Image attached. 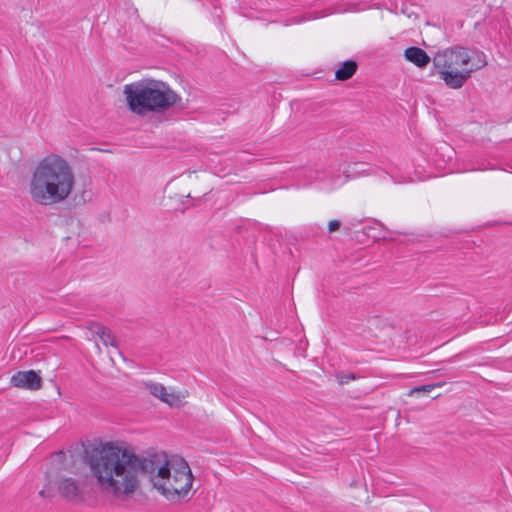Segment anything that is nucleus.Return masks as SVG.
I'll list each match as a JSON object with an SVG mask.
<instances>
[{"instance_id": "423d86ee", "label": "nucleus", "mask_w": 512, "mask_h": 512, "mask_svg": "<svg viewBox=\"0 0 512 512\" xmlns=\"http://www.w3.org/2000/svg\"><path fill=\"white\" fill-rule=\"evenodd\" d=\"M58 490L62 497L68 501L77 502L82 498V489L73 478H65L58 484Z\"/></svg>"}, {"instance_id": "9b49d317", "label": "nucleus", "mask_w": 512, "mask_h": 512, "mask_svg": "<svg viewBox=\"0 0 512 512\" xmlns=\"http://www.w3.org/2000/svg\"><path fill=\"white\" fill-rule=\"evenodd\" d=\"M143 386L145 389L154 397L158 398L162 401L163 396L166 395V388L160 384L153 381H144Z\"/></svg>"}, {"instance_id": "7ed1b4c3", "label": "nucleus", "mask_w": 512, "mask_h": 512, "mask_svg": "<svg viewBox=\"0 0 512 512\" xmlns=\"http://www.w3.org/2000/svg\"><path fill=\"white\" fill-rule=\"evenodd\" d=\"M123 93L129 110L139 116L164 112L179 100L178 95L167 84L156 80L126 84Z\"/></svg>"}, {"instance_id": "0eeeda50", "label": "nucleus", "mask_w": 512, "mask_h": 512, "mask_svg": "<svg viewBox=\"0 0 512 512\" xmlns=\"http://www.w3.org/2000/svg\"><path fill=\"white\" fill-rule=\"evenodd\" d=\"M404 57L407 61L420 68L427 66L431 60L429 55L423 49L415 46L405 49Z\"/></svg>"}, {"instance_id": "f257e3e1", "label": "nucleus", "mask_w": 512, "mask_h": 512, "mask_svg": "<svg viewBox=\"0 0 512 512\" xmlns=\"http://www.w3.org/2000/svg\"><path fill=\"white\" fill-rule=\"evenodd\" d=\"M87 463L101 491L117 498L134 494L141 474L149 475L153 487L171 502L184 498L192 488L193 475L186 462L170 467L167 461L161 464L156 458L140 457L112 443L93 450Z\"/></svg>"}, {"instance_id": "20e7f679", "label": "nucleus", "mask_w": 512, "mask_h": 512, "mask_svg": "<svg viewBox=\"0 0 512 512\" xmlns=\"http://www.w3.org/2000/svg\"><path fill=\"white\" fill-rule=\"evenodd\" d=\"M475 57L473 60L469 49L454 46L438 52L433 58V65L449 88L459 89L471 77L473 71L487 64L483 52H475Z\"/></svg>"}, {"instance_id": "9d476101", "label": "nucleus", "mask_w": 512, "mask_h": 512, "mask_svg": "<svg viewBox=\"0 0 512 512\" xmlns=\"http://www.w3.org/2000/svg\"><path fill=\"white\" fill-rule=\"evenodd\" d=\"M187 397V392H175L166 390V395L163 396L162 402L168 404L170 407H179L182 405L183 400Z\"/></svg>"}, {"instance_id": "39448f33", "label": "nucleus", "mask_w": 512, "mask_h": 512, "mask_svg": "<svg viewBox=\"0 0 512 512\" xmlns=\"http://www.w3.org/2000/svg\"><path fill=\"white\" fill-rule=\"evenodd\" d=\"M14 387L28 390H37L41 387V377L34 371H18L10 380Z\"/></svg>"}, {"instance_id": "dca6fc26", "label": "nucleus", "mask_w": 512, "mask_h": 512, "mask_svg": "<svg viewBox=\"0 0 512 512\" xmlns=\"http://www.w3.org/2000/svg\"><path fill=\"white\" fill-rule=\"evenodd\" d=\"M39 494H40L42 497H44V495H45L44 490H41V491L39 492Z\"/></svg>"}, {"instance_id": "6e6552de", "label": "nucleus", "mask_w": 512, "mask_h": 512, "mask_svg": "<svg viewBox=\"0 0 512 512\" xmlns=\"http://www.w3.org/2000/svg\"><path fill=\"white\" fill-rule=\"evenodd\" d=\"M88 328L101 339L105 346L116 347L115 337L109 328L98 322L89 323Z\"/></svg>"}, {"instance_id": "ddd939ff", "label": "nucleus", "mask_w": 512, "mask_h": 512, "mask_svg": "<svg viewBox=\"0 0 512 512\" xmlns=\"http://www.w3.org/2000/svg\"><path fill=\"white\" fill-rule=\"evenodd\" d=\"M336 377L341 385L348 384L350 381L355 380L357 378L356 375L353 373H338Z\"/></svg>"}, {"instance_id": "f03ea898", "label": "nucleus", "mask_w": 512, "mask_h": 512, "mask_svg": "<svg viewBox=\"0 0 512 512\" xmlns=\"http://www.w3.org/2000/svg\"><path fill=\"white\" fill-rule=\"evenodd\" d=\"M76 176L71 164L51 153L37 162L28 184L31 200L48 207L68 200L74 192Z\"/></svg>"}, {"instance_id": "1a4fd4ad", "label": "nucleus", "mask_w": 512, "mask_h": 512, "mask_svg": "<svg viewBox=\"0 0 512 512\" xmlns=\"http://www.w3.org/2000/svg\"><path fill=\"white\" fill-rule=\"evenodd\" d=\"M356 70L357 63L353 60H347L336 70L335 77L337 80L345 81L350 79L355 74Z\"/></svg>"}, {"instance_id": "f8f14e48", "label": "nucleus", "mask_w": 512, "mask_h": 512, "mask_svg": "<svg viewBox=\"0 0 512 512\" xmlns=\"http://www.w3.org/2000/svg\"><path fill=\"white\" fill-rule=\"evenodd\" d=\"M442 383H435V384H428L423 386H416L410 389L408 395L411 396L415 393L425 392L430 393L432 390H434L436 387H441Z\"/></svg>"}, {"instance_id": "4468645a", "label": "nucleus", "mask_w": 512, "mask_h": 512, "mask_svg": "<svg viewBox=\"0 0 512 512\" xmlns=\"http://www.w3.org/2000/svg\"><path fill=\"white\" fill-rule=\"evenodd\" d=\"M341 226V222L339 220H331L329 223H328V230L329 232H334L336 230H338Z\"/></svg>"}, {"instance_id": "2eb2a0df", "label": "nucleus", "mask_w": 512, "mask_h": 512, "mask_svg": "<svg viewBox=\"0 0 512 512\" xmlns=\"http://www.w3.org/2000/svg\"><path fill=\"white\" fill-rule=\"evenodd\" d=\"M359 166V163H354L352 166H350V169L348 170V172H352L353 175H361L363 171H360L357 169V167Z\"/></svg>"}]
</instances>
